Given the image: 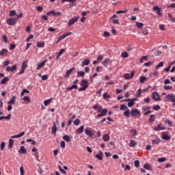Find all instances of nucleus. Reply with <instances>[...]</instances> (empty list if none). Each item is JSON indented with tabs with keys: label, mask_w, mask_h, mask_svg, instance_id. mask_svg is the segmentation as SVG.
I'll return each mask as SVG.
<instances>
[{
	"label": "nucleus",
	"mask_w": 175,
	"mask_h": 175,
	"mask_svg": "<svg viewBox=\"0 0 175 175\" xmlns=\"http://www.w3.org/2000/svg\"><path fill=\"white\" fill-rule=\"evenodd\" d=\"M75 1H76V0H62V3H64V2H71L72 6H75L74 3H75Z\"/></svg>",
	"instance_id": "a19ab883"
},
{
	"label": "nucleus",
	"mask_w": 175,
	"mask_h": 175,
	"mask_svg": "<svg viewBox=\"0 0 175 175\" xmlns=\"http://www.w3.org/2000/svg\"><path fill=\"white\" fill-rule=\"evenodd\" d=\"M120 109V110H128V106L125 105H121Z\"/></svg>",
	"instance_id": "a18cd8bd"
},
{
	"label": "nucleus",
	"mask_w": 175,
	"mask_h": 175,
	"mask_svg": "<svg viewBox=\"0 0 175 175\" xmlns=\"http://www.w3.org/2000/svg\"><path fill=\"white\" fill-rule=\"evenodd\" d=\"M144 169H146V170H151V165H150V164L148 163H146L144 165Z\"/></svg>",
	"instance_id": "37998d69"
},
{
	"label": "nucleus",
	"mask_w": 175,
	"mask_h": 175,
	"mask_svg": "<svg viewBox=\"0 0 175 175\" xmlns=\"http://www.w3.org/2000/svg\"><path fill=\"white\" fill-rule=\"evenodd\" d=\"M165 124H168L169 126H173V122L169 119L165 120Z\"/></svg>",
	"instance_id": "ea45409f"
},
{
	"label": "nucleus",
	"mask_w": 175,
	"mask_h": 175,
	"mask_svg": "<svg viewBox=\"0 0 175 175\" xmlns=\"http://www.w3.org/2000/svg\"><path fill=\"white\" fill-rule=\"evenodd\" d=\"M9 81V78L8 77L3 78L1 81V84H6V82Z\"/></svg>",
	"instance_id": "e433bc0d"
},
{
	"label": "nucleus",
	"mask_w": 175,
	"mask_h": 175,
	"mask_svg": "<svg viewBox=\"0 0 175 175\" xmlns=\"http://www.w3.org/2000/svg\"><path fill=\"white\" fill-rule=\"evenodd\" d=\"M23 100L24 102H27V103H29L31 102V98L26 96L23 97Z\"/></svg>",
	"instance_id": "79ce46f5"
},
{
	"label": "nucleus",
	"mask_w": 175,
	"mask_h": 175,
	"mask_svg": "<svg viewBox=\"0 0 175 175\" xmlns=\"http://www.w3.org/2000/svg\"><path fill=\"white\" fill-rule=\"evenodd\" d=\"M124 116H125L126 117L131 116V112L129 111V109H126V111L124 112Z\"/></svg>",
	"instance_id": "58836bf2"
},
{
	"label": "nucleus",
	"mask_w": 175,
	"mask_h": 175,
	"mask_svg": "<svg viewBox=\"0 0 175 175\" xmlns=\"http://www.w3.org/2000/svg\"><path fill=\"white\" fill-rule=\"evenodd\" d=\"M147 81V77H144V76H142L139 78V83H141V84L144 83V81Z\"/></svg>",
	"instance_id": "7c9ffc66"
},
{
	"label": "nucleus",
	"mask_w": 175,
	"mask_h": 175,
	"mask_svg": "<svg viewBox=\"0 0 175 175\" xmlns=\"http://www.w3.org/2000/svg\"><path fill=\"white\" fill-rule=\"evenodd\" d=\"M127 105H128L129 107H132V106H133V105H135V102L131 100V101L129 102Z\"/></svg>",
	"instance_id": "052dcab7"
},
{
	"label": "nucleus",
	"mask_w": 175,
	"mask_h": 175,
	"mask_svg": "<svg viewBox=\"0 0 175 175\" xmlns=\"http://www.w3.org/2000/svg\"><path fill=\"white\" fill-rule=\"evenodd\" d=\"M91 61L90 60V59H85L83 60V62H81V66L82 68H84L85 66H88V65H90Z\"/></svg>",
	"instance_id": "9d476101"
},
{
	"label": "nucleus",
	"mask_w": 175,
	"mask_h": 175,
	"mask_svg": "<svg viewBox=\"0 0 175 175\" xmlns=\"http://www.w3.org/2000/svg\"><path fill=\"white\" fill-rule=\"evenodd\" d=\"M103 36H104V38H109V36H110V33H109L107 31H105L103 33Z\"/></svg>",
	"instance_id": "13d9d810"
},
{
	"label": "nucleus",
	"mask_w": 175,
	"mask_h": 175,
	"mask_svg": "<svg viewBox=\"0 0 175 175\" xmlns=\"http://www.w3.org/2000/svg\"><path fill=\"white\" fill-rule=\"evenodd\" d=\"M5 146H6V144L5 142H1V150L3 151V148H5Z\"/></svg>",
	"instance_id": "6e6d98bb"
},
{
	"label": "nucleus",
	"mask_w": 175,
	"mask_h": 175,
	"mask_svg": "<svg viewBox=\"0 0 175 175\" xmlns=\"http://www.w3.org/2000/svg\"><path fill=\"white\" fill-rule=\"evenodd\" d=\"M165 161H166V159L165 157L158 159V162H165Z\"/></svg>",
	"instance_id": "69168bd1"
},
{
	"label": "nucleus",
	"mask_w": 175,
	"mask_h": 175,
	"mask_svg": "<svg viewBox=\"0 0 175 175\" xmlns=\"http://www.w3.org/2000/svg\"><path fill=\"white\" fill-rule=\"evenodd\" d=\"M3 38V40H4L5 43H8V37L6 36V35H3L2 36Z\"/></svg>",
	"instance_id": "338daca9"
},
{
	"label": "nucleus",
	"mask_w": 175,
	"mask_h": 175,
	"mask_svg": "<svg viewBox=\"0 0 175 175\" xmlns=\"http://www.w3.org/2000/svg\"><path fill=\"white\" fill-rule=\"evenodd\" d=\"M21 69H23L25 70V69H27V63H25V62H24L22 64V66H21Z\"/></svg>",
	"instance_id": "bf43d9fd"
},
{
	"label": "nucleus",
	"mask_w": 175,
	"mask_h": 175,
	"mask_svg": "<svg viewBox=\"0 0 175 175\" xmlns=\"http://www.w3.org/2000/svg\"><path fill=\"white\" fill-rule=\"evenodd\" d=\"M17 21V18H10L7 20V24L8 25H14Z\"/></svg>",
	"instance_id": "423d86ee"
},
{
	"label": "nucleus",
	"mask_w": 175,
	"mask_h": 175,
	"mask_svg": "<svg viewBox=\"0 0 175 175\" xmlns=\"http://www.w3.org/2000/svg\"><path fill=\"white\" fill-rule=\"evenodd\" d=\"M46 62H47V59L43 60L41 63H40L37 66V70H39L42 69V68H43V66H44V65H46Z\"/></svg>",
	"instance_id": "ddd939ff"
},
{
	"label": "nucleus",
	"mask_w": 175,
	"mask_h": 175,
	"mask_svg": "<svg viewBox=\"0 0 175 175\" xmlns=\"http://www.w3.org/2000/svg\"><path fill=\"white\" fill-rule=\"evenodd\" d=\"M65 146H66L65 142L62 141L61 143H60V147H61V148H65Z\"/></svg>",
	"instance_id": "e2e57ef3"
},
{
	"label": "nucleus",
	"mask_w": 175,
	"mask_h": 175,
	"mask_svg": "<svg viewBox=\"0 0 175 175\" xmlns=\"http://www.w3.org/2000/svg\"><path fill=\"white\" fill-rule=\"evenodd\" d=\"M159 143H161V139H159V137L152 140V144H159Z\"/></svg>",
	"instance_id": "a878e982"
},
{
	"label": "nucleus",
	"mask_w": 175,
	"mask_h": 175,
	"mask_svg": "<svg viewBox=\"0 0 175 175\" xmlns=\"http://www.w3.org/2000/svg\"><path fill=\"white\" fill-rule=\"evenodd\" d=\"M140 95H142V89H139L137 90V94H135V96H137V98H139V96H140Z\"/></svg>",
	"instance_id": "5fc2aeb1"
},
{
	"label": "nucleus",
	"mask_w": 175,
	"mask_h": 175,
	"mask_svg": "<svg viewBox=\"0 0 175 175\" xmlns=\"http://www.w3.org/2000/svg\"><path fill=\"white\" fill-rule=\"evenodd\" d=\"M134 165H135V167H139V166H140V161H139V160L135 161Z\"/></svg>",
	"instance_id": "09e8293b"
},
{
	"label": "nucleus",
	"mask_w": 175,
	"mask_h": 175,
	"mask_svg": "<svg viewBox=\"0 0 175 175\" xmlns=\"http://www.w3.org/2000/svg\"><path fill=\"white\" fill-rule=\"evenodd\" d=\"M80 124V120L79 119H76L74 121V125H79Z\"/></svg>",
	"instance_id": "774afa93"
},
{
	"label": "nucleus",
	"mask_w": 175,
	"mask_h": 175,
	"mask_svg": "<svg viewBox=\"0 0 175 175\" xmlns=\"http://www.w3.org/2000/svg\"><path fill=\"white\" fill-rule=\"evenodd\" d=\"M25 93L29 94V90H28L27 89H23V92L21 93V96H24Z\"/></svg>",
	"instance_id": "4c0bfd02"
},
{
	"label": "nucleus",
	"mask_w": 175,
	"mask_h": 175,
	"mask_svg": "<svg viewBox=\"0 0 175 175\" xmlns=\"http://www.w3.org/2000/svg\"><path fill=\"white\" fill-rule=\"evenodd\" d=\"M52 133L53 135H55L57 133V126L54 124L53 126L52 127Z\"/></svg>",
	"instance_id": "f704fd0d"
},
{
	"label": "nucleus",
	"mask_w": 175,
	"mask_h": 175,
	"mask_svg": "<svg viewBox=\"0 0 175 175\" xmlns=\"http://www.w3.org/2000/svg\"><path fill=\"white\" fill-rule=\"evenodd\" d=\"M126 12H128V10H119V11H117L116 13H117V14H121V13H126Z\"/></svg>",
	"instance_id": "4d7b16f0"
},
{
	"label": "nucleus",
	"mask_w": 175,
	"mask_h": 175,
	"mask_svg": "<svg viewBox=\"0 0 175 175\" xmlns=\"http://www.w3.org/2000/svg\"><path fill=\"white\" fill-rule=\"evenodd\" d=\"M46 16H61V13L59 12H55L54 10L48 12L46 13Z\"/></svg>",
	"instance_id": "1a4fd4ad"
},
{
	"label": "nucleus",
	"mask_w": 175,
	"mask_h": 175,
	"mask_svg": "<svg viewBox=\"0 0 175 175\" xmlns=\"http://www.w3.org/2000/svg\"><path fill=\"white\" fill-rule=\"evenodd\" d=\"M139 114H140V111H139V110H137V109H132L131 111V115L132 116V117L139 116Z\"/></svg>",
	"instance_id": "9b49d317"
},
{
	"label": "nucleus",
	"mask_w": 175,
	"mask_h": 175,
	"mask_svg": "<svg viewBox=\"0 0 175 175\" xmlns=\"http://www.w3.org/2000/svg\"><path fill=\"white\" fill-rule=\"evenodd\" d=\"M103 59V55H99L97 57V61L100 62V61H102Z\"/></svg>",
	"instance_id": "680f3d73"
},
{
	"label": "nucleus",
	"mask_w": 175,
	"mask_h": 175,
	"mask_svg": "<svg viewBox=\"0 0 175 175\" xmlns=\"http://www.w3.org/2000/svg\"><path fill=\"white\" fill-rule=\"evenodd\" d=\"M135 24L136 27H137V28H139V29H142V28L144 27V24H143V23L136 22Z\"/></svg>",
	"instance_id": "2f4dec72"
},
{
	"label": "nucleus",
	"mask_w": 175,
	"mask_h": 175,
	"mask_svg": "<svg viewBox=\"0 0 175 175\" xmlns=\"http://www.w3.org/2000/svg\"><path fill=\"white\" fill-rule=\"evenodd\" d=\"M81 88H79L78 91L81 92V91H85L88 88V81L87 79H83L81 81Z\"/></svg>",
	"instance_id": "f257e3e1"
},
{
	"label": "nucleus",
	"mask_w": 175,
	"mask_h": 175,
	"mask_svg": "<svg viewBox=\"0 0 175 175\" xmlns=\"http://www.w3.org/2000/svg\"><path fill=\"white\" fill-rule=\"evenodd\" d=\"M73 70H75V68H72L70 70H67L65 75V77H69V75L73 73Z\"/></svg>",
	"instance_id": "aec40b11"
},
{
	"label": "nucleus",
	"mask_w": 175,
	"mask_h": 175,
	"mask_svg": "<svg viewBox=\"0 0 175 175\" xmlns=\"http://www.w3.org/2000/svg\"><path fill=\"white\" fill-rule=\"evenodd\" d=\"M24 135H25V133L24 131H23L22 133H21L16 135H12L11 137V139H18L19 137H23V136H24Z\"/></svg>",
	"instance_id": "dca6fc26"
},
{
	"label": "nucleus",
	"mask_w": 175,
	"mask_h": 175,
	"mask_svg": "<svg viewBox=\"0 0 175 175\" xmlns=\"http://www.w3.org/2000/svg\"><path fill=\"white\" fill-rule=\"evenodd\" d=\"M52 101H53V98H49L48 100H45L44 101V106H49V105H50V103H51Z\"/></svg>",
	"instance_id": "c85d7f7f"
},
{
	"label": "nucleus",
	"mask_w": 175,
	"mask_h": 175,
	"mask_svg": "<svg viewBox=\"0 0 175 175\" xmlns=\"http://www.w3.org/2000/svg\"><path fill=\"white\" fill-rule=\"evenodd\" d=\"M18 152L19 154H27V149L24 146H21Z\"/></svg>",
	"instance_id": "4be33fe9"
},
{
	"label": "nucleus",
	"mask_w": 175,
	"mask_h": 175,
	"mask_svg": "<svg viewBox=\"0 0 175 175\" xmlns=\"http://www.w3.org/2000/svg\"><path fill=\"white\" fill-rule=\"evenodd\" d=\"M96 158L98 159V161H102L103 159V152L100 150L99 154H96Z\"/></svg>",
	"instance_id": "f3484780"
},
{
	"label": "nucleus",
	"mask_w": 175,
	"mask_h": 175,
	"mask_svg": "<svg viewBox=\"0 0 175 175\" xmlns=\"http://www.w3.org/2000/svg\"><path fill=\"white\" fill-rule=\"evenodd\" d=\"M44 46V42H37V47H43Z\"/></svg>",
	"instance_id": "c03bdc74"
},
{
	"label": "nucleus",
	"mask_w": 175,
	"mask_h": 175,
	"mask_svg": "<svg viewBox=\"0 0 175 175\" xmlns=\"http://www.w3.org/2000/svg\"><path fill=\"white\" fill-rule=\"evenodd\" d=\"M137 143L136 142H135L134 140H131L129 146V147H135V146H136Z\"/></svg>",
	"instance_id": "c9c22d12"
},
{
	"label": "nucleus",
	"mask_w": 175,
	"mask_h": 175,
	"mask_svg": "<svg viewBox=\"0 0 175 175\" xmlns=\"http://www.w3.org/2000/svg\"><path fill=\"white\" fill-rule=\"evenodd\" d=\"M122 57L123 58H128V57H129L128 53H126V52H122Z\"/></svg>",
	"instance_id": "3c124183"
},
{
	"label": "nucleus",
	"mask_w": 175,
	"mask_h": 175,
	"mask_svg": "<svg viewBox=\"0 0 175 175\" xmlns=\"http://www.w3.org/2000/svg\"><path fill=\"white\" fill-rule=\"evenodd\" d=\"M161 54H162V52L161 51H156L154 53V57H158V55H161Z\"/></svg>",
	"instance_id": "8fccbe9b"
},
{
	"label": "nucleus",
	"mask_w": 175,
	"mask_h": 175,
	"mask_svg": "<svg viewBox=\"0 0 175 175\" xmlns=\"http://www.w3.org/2000/svg\"><path fill=\"white\" fill-rule=\"evenodd\" d=\"M11 118H12V113H9L8 116L0 117V121H2V120H10Z\"/></svg>",
	"instance_id": "5701e85b"
},
{
	"label": "nucleus",
	"mask_w": 175,
	"mask_h": 175,
	"mask_svg": "<svg viewBox=\"0 0 175 175\" xmlns=\"http://www.w3.org/2000/svg\"><path fill=\"white\" fill-rule=\"evenodd\" d=\"M17 69V66L16 64L13 65L12 67L8 66L6 68L7 72H14Z\"/></svg>",
	"instance_id": "f8f14e48"
},
{
	"label": "nucleus",
	"mask_w": 175,
	"mask_h": 175,
	"mask_svg": "<svg viewBox=\"0 0 175 175\" xmlns=\"http://www.w3.org/2000/svg\"><path fill=\"white\" fill-rule=\"evenodd\" d=\"M161 139L163 140H170V136L166 134L165 133H162Z\"/></svg>",
	"instance_id": "a211bd4d"
},
{
	"label": "nucleus",
	"mask_w": 175,
	"mask_h": 175,
	"mask_svg": "<svg viewBox=\"0 0 175 175\" xmlns=\"http://www.w3.org/2000/svg\"><path fill=\"white\" fill-rule=\"evenodd\" d=\"M49 79V75H44L42 77V80L46 81Z\"/></svg>",
	"instance_id": "0e129e2a"
},
{
	"label": "nucleus",
	"mask_w": 175,
	"mask_h": 175,
	"mask_svg": "<svg viewBox=\"0 0 175 175\" xmlns=\"http://www.w3.org/2000/svg\"><path fill=\"white\" fill-rule=\"evenodd\" d=\"M16 103V96H13L10 101L8 102V105H14Z\"/></svg>",
	"instance_id": "412c9836"
},
{
	"label": "nucleus",
	"mask_w": 175,
	"mask_h": 175,
	"mask_svg": "<svg viewBox=\"0 0 175 175\" xmlns=\"http://www.w3.org/2000/svg\"><path fill=\"white\" fill-rule=\"evenodd\" d=\"M165 129H166V128H165V126H161V124H158L157 126L154 128V131L157 132L159 131H165Z\"/></svg>",
	"instance_id": "6ab92c4d"
},
{
	"label": "nucleus",
	"mask_w": 175,
	"mask_h": 175,
	"mask_svg": "<svg viewBox=\"0 0 175 175\" xmlns=\"http://www.w3.org/2000/svg\"><path fill=\"white\" fill-rule=\"evenodd\" d=\"M124 77L126 80H131V79H133V77H135V71H132L131 74L129 73L124 74Z\"/></svg>",
	"instance_id": "7ed1b4c3"
},
{
	"label": "nucleus",
	"mask_w": 175,
	"mask_h": 175,
	"mask_svg": "<svg viewBox=\"0 0 175 175\" xmlns=\"http://www.w3.org/2000/svg\"><path fill=\"white\" fill-rule=\"evenodd\" d=\"M63 140H65V142H66L67 143H69V142H70V137L66 135L63 136Z\"/></svg>",
	"instance_id": "473e14b6"
},
{
	"label": "nucleus",
	"mask_w": 175,
	"mask_h": 175,
	"mask_svg": "<svg viewBox=\"0 0 175 175\" xmlns=\"http://www.w3.org/2000/svg\"><path fill=\"white\" fill-rule=\"evenodd\" d=\"M79 88V85L73 84L71 87L67 88L66 90L68 91H72V90H77Z\"/></svg>",
	"instance_id": "b1692460"
},
{
	"label": "nucleus",
	"mask_w": 175,
	"mask_h": 175,
	"mask_svg": "<svg viewBox=\"0 0 175 175\" xmlns=\"http://www.w3.org/2000/svg\"><path fill=\"white\" fill-rule=\"evenodd\" d=\"M85 75V72H84V71H79L77 72V76L78 77H83Z\"/></svg>",
	"instance_id": "72a5a7b5"
},
{
	"label": "nucleus",
	"mask_w": 175,
	"mask_h": 175,
	"mask_svg": "<svg viewBox=\"0 0 175 175\" xmlns=\"http://www.w3.org/2000/svg\"><path fill=\"white\" fill-rule=\"evenodd\" d=\"M8 49H3L1 51H0V55L1 57H6V55H8Z\"/></svg>",
	"instance_id": "4468645a"
},
{
	"label": "nucleus",
	"mask_w": 175,
	"mask_h": 175,
	"mask_svg": "<svg viewBox=\"0 0 175 175\" xmlns=\"http://www.w3.org/2000/svg\"><path fill=\"white\" fill-rule=\"evenodd\" d=\"M163 66V62H160L157 66H155V69L158 70L159 68H162Z\"/></svg>",
	"instance_id": "49530a36"
},
{
	"label": "nucleus",
	"mask_w": 175,
	"mask_h": 175,
	"mask_svg": "<svg viewBox=\"0 0 175 175\" xmlns=\"http://www.w3.org/2000/svg\"><path fill=\"white\" fill-rule=\"evenodd\" d=\"M107 114V109H103L100 113H98L96 116H95V118H100V117H105Z\"/></svg>",
	"instance_id": "20e7f679"
},
{
	"label": "nucleus",
	"mask_w": 175,
	"mask_h": 175,
	"mask_svg": "<svg viewBox=\"0 0 175 175\" xmlns=\"http://www.w3.org/2000/svg\"><path fill=\"white\" fill-rule=\"evenodd\" d=\"M165 102H172L173 106H175V94H169L164 97Z\"/></svg>",
	"instance_id": "f03ea898"
},
{
	"label": "nucleus",
	"mask_w": 175,
	"mask_h": 175,
	"mask_svg": "<svg viewBox=\"0 0 175 175\" xmlns=\"http://www.w3.org/2000/svg\"><path fill=\"white\" fill-rule=\"evenodd\" d=\"M152 99H154V100L159 101L161 100V97L159 96V94L157 92H154L152 94Z\"/></svg>",
	"instance_id": "0eeeda50"
},
{
	"label": "nucleus",
	"mask_w": 175,
	"mask_h": 175,
	"mask_svg": "<svg viewBox=\"0 0 175 175\" xmlns=\"http://www.w3.org/2000/svg\"><path fill=\"white\" fill-rule=\"evenodd\" d=\"M153 110H155L156 111H158V110H161V106L159 105H154L152 107Z\"/></svg>",
	"instance_id": "de8ad7c7"
},
{
	"label": "nucleus",
	"mask_w": 175,
	"mask_h": 175,
	"mask_svg": "<svg viewBox=\"0 0 175 175\" xmlns=\"http://www.w3.org/2000/svg\"><path fill=\"white\" fill-rule=\"evenodd\" d=\"M85 133L89 137H92L94 136V132L91 131V128L87 127L85 129Z\"/></svg>",
	"instance_id": "39448f33"
},
{
	"label": "nucleus",
	"mask_w": 175,
	"mask_h": 175,
	"mask_svg": "<svg viewBox=\"0 0 175 175\" xmlns=\"http://www.w3.org/2000/svg\"><path fill=\"white\" fill-rule=\"evenodd\" d=\"M149 122L152 123L154 121H155V115L152 114L150 116V118L148 119Z\"/></svg>",
	"instance_id": "cd10ccee"
},
{
	"label": "nucleus",
	"mask_w": 175,
	"mask_h": 175,
	"mask_svg": "<svg viewBox=\"0 0 175 175\" xmlns=\"http://www.w3.org/2000/svg\"><path fill=\"white\" fill-rule=\"evenodd\" d=\"M14 144V141L12 139H9L8 148H13V145Z\"/></svg>",
	"instance_id": "bb28decb"
},
{
	"label": "nucleus",
	"mask_w": 175,
	"mask_h": 175,
	"mask_svg": "<svg viewBox=\"0 0 175 175\" xmlns=\"http://www.w3.org/2000/svg\"><path fill=\"white\" fill-rule=\"evenodd\" d=\"M79 21V17H75L69 21L68 26L71 27V25H73L75 23H77Z\"/></svg>",
	"instance_id": "6e6552de"
},
{
	"label": "nucleus",
	"mask_w": 175,
	"mask_h": 175,
	"mask_svg": "<svg viewBox=\"0 0 175 175\" xmlns=\"http://www.w3.org/2000/svg\"><path fill=\"white\" fill-rule=\"evenodd\" d=\"M77 135H81L84 132V126H81L79 129L76 130Z\"/></svg>",
	"instance_id": "2eb2a0df"
},
{
	"label": "nucleus",
	"mask_w": 175,
	"mask_h": 175,
	"mask_svg": "<svg viewBox=\"0 0 175 175\" xmlns=\"http://www.w3.org/2000/svg\"><path fill=\"white\" fill-rule=\"evenodd\" d=\"M103 140H104V142H109V140H110V135L107 134H105L103 136Z\"/></svg>",
	"instance_id": "393cba45"
},
{
	"label": "nucleus",
	"mask_w": 175,
	"mask_h": 175,
	"mask_svg": "<svg viewBox=\"0 0 175 175\" xmlns=\"http://www.w3.org/2000/svg\"><path fill=\"white\" fill-rule=\"evenodd\" d=\"M110 62V59L107 58L105 59L103 62H102V65H103L104 66H107L109 63Z\"/></svg>",
	"instance_id": "c756f323"
},
{
	"label": "nucleus",
	"mask_w": 175,
	"mask_h": 175,
	"mask_svg": "<svg viewBox=\"0 0 175 175\" xmlns=\"http://www.w3.org/2000/svg\"><path fill=\"white\" fill-rule=\"evenodd\" d=\"M103 97L104 99H109V98H110V95L107 94V93H104L103 94Z\"/></svg>",
	"instance_id": "864d4df0"
},
{
	"label": "nucleus",
	"mask_w": 175,
	"mask_h": 175,
	"mask_svg": "<svg viewBox=\"0 0 175 175\" xmlns=\"http://www.w3.org/2000/svg\"><path fill=\"white\" fill-rule=\"evenodd\" d=\"M16 10H11L10 12V16H11L12 17H13V16H16Z\"/></svg>",
	"instance_id": "603ef678"
}]
</instances>
